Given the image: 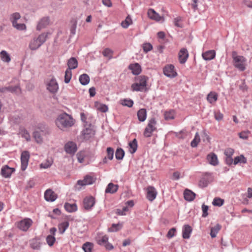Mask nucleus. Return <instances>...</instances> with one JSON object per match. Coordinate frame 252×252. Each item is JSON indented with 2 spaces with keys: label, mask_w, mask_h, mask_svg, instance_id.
Returning <instances> with one entry per match:
<instances>
[{
  "label": "nucleus",
  "mask_w": 252,
  "mask_h": 252,
  "mask_svg": "<svg viewBox=\"0 0 252 252\" xmlns=\"http://www.w3.org/2000/svg\"><path fill=\"white\" fill-rule=\"evenodd\" d=\"M53 164V160L50 159H47L45 162L41 163L40 164V167L41 168L46 169L50 167Z\"/></svg>",
  "instance_id": "864d4df0"
},
{
  "label": "nucleus",
  "mask_w": 252,
  "mask_h": 252,
  "mask_svg": "<svg viewBox=\"0 0 252 252\" xmlns=\"http://www.w3.org/2000/svg\"><path fill=\"white\" fill-rule=\"evenodd\" d=\"M21 18V15L18 12H15L13 13L10 17V20L12 24H13L14 22L16 23L17 21Z\"/></svg>",
  "instance_id": "bf43d9fd"
},
{
  "label": "nucleus",
  "mask_w": 252,
  "mask_h": 252,
  "mask_svg": "<svg viewBox=\"0 0 252 252\" xmlns=\"http://www.w3.org/2000/svg\"><path fill=\"white\" fill-rule=\"evenodd\" d=\"M113 51L109 48H105L102 52V54L104 57L108 58L109 59L112 57Z\"/></svg>",
  "instance_id": "052dcab7"
},
{
  "label": "nucleus",
  "mask_w": 252,
  "mask_h": 252,
  "mask_svg": "<svg viewBox=\"0 0 252 252\" xmlns=\"http://www.w3.org/2000/svg\"><path fill=\"white\" fill-rule=\"evenodd\" d=\"M120 104L123 106H127L128 107H132L133 105V101L131 99H121Z\"/></svg>",
  "instance_id": "37998d69"
},
{
  "label": "nucleus",
  "mask_w": 252,
  "mask_h": 252,
  "mask_svg": "<svg viewBox=\"0 0 252 252\" xmlns=\"http://www.w3.org/2000/svg\"><path fill=\"white\" fill-rule=\"evenodd\" d=\"M77 150V147L76 143L72 141H69L64 145V150L67 154L74 155Z\"/></svg>",
  "instance_id": "f8f14e48"
},
{
  "label": "nucleus",
  "mask_w": 252,
  "mask_h": 252,
  "mask_svg": "<svg viewBox=\"0 0 252 252\" xmlns=\"http://www.w3.org/2000/svg\"><path fill=\"white\" fill-rule=\"evenodd\" d=\"M189 58V53L186 48H182L178 53V59L181 64H184Z\"/></svg>",
  "instance_id": "4468645a"
},
{
  "label": "nucleus",
  "mask_w": 252,
  "mask_h": 252,
  "mask_svg": "<svg viewBox=\"0 0 252 252\" xmlns=\"http://www.w3.org/2000/svg\"><path fill=\"white\" fill-rule=\"evenodd\" d=\"M192 231V229L190 225L189 224L184 225L182 230L183 238L185 239H189Z\"/></svg>",
  "instance_id": "aec40b11"
},
{
  "label": "nucleus",
  "mask_w": 252,
  "mask_h": 252,
  "mask_svg": "<svg viewBox=\"0 0 252 252\" xmlns=\"http://www.w3.org/2000/svg\"><path fill=\"white\" fill-rule=\"evenodd\" d=\"M57 126L62 130L70 127L73 126L74 122L72 117L66 113L59 115L55 120Z\"/></svg>",
  "instance_id": "f257e3e1"
},
{
  "label": "nucleus",
  "mask_w": 252,
  "mask_h": 252,
  "mask_svg": "<svg viewBox=\"0 0 252 252\" xmlns=\"http://www.w3.org/2000/svg\"><path fill=\"white\" fill-rule=\"evenodd\" d=\"M46 85L47 89L52 94L57 93L59 89L58 84L54 78H52Z\"/></svg>",
  "instance_id": "9b49d317"
},
{
  "label": "nucleus",
  "mask_w": 252,
  "mask_h": 252,
  "mask_svg": "<svg viewBox=\"0 0 252 252\" xmlns=\"http://www.w3.org/2000/svg\"><path fill=\"white\" fill-rule=\"evenodd\" d=\"M142 48L144 52L147 53L152 50L153 46L150 43H145L143 44Z\"/></svg>",
  "instance_id": "680f3d73"
},
{
  "label": "nucleus",
  "mask_w": 252,
  "mask_h": 252,
  "mask_svg": "<svg viewBox=\"0 0 252 252\" xmlns=\"http://www.w3.org/2000/svg\"><path fill=\"white\" fill-rule=\"evenodd\" d=\"M129 69L131 70L134 75H138L141 72V66L138 63L130 64L128 66Z\"/></svg>",
  "instance_id": "b1692460"
},
{
  "label": "nucleus",
  "mask_w": 252,
  "mask_h": 252,
  "mask_svg": "<svg viewBox=\"0 0 252 252\" xmlns=\"http://www.w3.org/2000/svg\"><path fill=\"white\" fill-rule=\"evenodd\" d=\"M118 189V186L117 185H114V184L110 183H109L106 189L105 193H114Z\"/></svg>",
  "instance_id": "2f4dec72"
},
{
  "label": "nucleus",
  "mask_w": 252,
  "mask_h": 252,
  "mask_svg": "<svg viewBox=\"0 0 252 252\" xmlns=\"http://www.w3.org/2000/svg\"><path fill=\"white\" fill-rule=\"evenodd\" d=\"M148 15L150 19H154L157 21H159L160 20V16L152 9L148 10Z\"/></svg>",
  "instance_id": "c9c22d12"
},
{
  "label": "nucleus",
  "mask_w": 252,
  "mask_h": 252,
  "mask_svg": "<svg viewBox=\"0 0 252 252\" xmlns=\"http://www.w3.org/2000/svg\"><path fill=\"white\" fill-rule=\"evenodd\" d=\"M218 98V94L215 92H211L207 96L208 101L211 104L215 103L217 100Z\"/></svg>",
  "instance_id": "7c9ffc66"
},
{
  "label": "nucleus",
  "mask_w": 252,
  "mask_h": 252,
  "mask_svg": "<svg viewBox=\"0 0 252 252\" xmlns=\"http://www.w3.org/2000/svg\"><path fill=\"white\" fill-rule=\"evenodd\" d=\"M129 151L131 154H134L136 152L137 149V141L135 138L128 143Z\"/></svg>",
  "instance_id": "473e14b6"
},
{
  "label": "nucleus",
  "mask_w": 252,
  "mask_h": 252,
  "mask_svg": "<svg viewBox=\"0 0 252 252\" xmlns=\"http://www.w3.org/2000/svg\"><path fill=\"white\" fill-rule=\"evenodd\" d=\"M184 195L185 200L188 201H191L195 198L196 194L190 190L186 189L184 191Z\"/></svg>",
  "instance_id": "a878e982"
},
{
  "label": "nucleus",
  "mask_w": 252,
  "mask_h": 252,
  "mask_svg": "<svg viewBox=\"0 0 252 252\" xmlns=\"http://www.w3.org/2000/svg\"><path fill=\"white\" fill-rule=\"evenodd\" d=\"M224 202V201L223 199L215 197L213 201L212 204L215 206L220 207L223 204Z\"/></svg>",
  "instance_id": "3c124183"
},
{
  "label": "nucleus",
  "mask_w": 252,
  "mask_h": 252,
  "mask_svg": "<svg viewBox=\"0 0 252 252\" xmlns=\"http://www.w3.org/2000/svg\"><path fill=\"white\" fill-rule=\"evenodd\" d=\"M207 159L208 162L212 165L216 166L219 163L217 156L213 153H210L207 155Z\"/></svg>",
  "instance_id": "4be33fe9"
},
{
  "label": "nucleus",
  "mask_w": 252,
  "mask_h": 252,
  "mask_svg": "<svg viewBox=\"0 0 252 252\" xmlns=\"http://www.w3.org/2000/svg\"><path fill=\"white\" fill-rule=\"evenodd\" d=\"M31 247L34 250H39L41 247L40 242L37 239H33L31 243Z\"/></svg>",
  "instance_id": "09e8293b"
},
{
  "label": "nucleus",
  "mask_w": 252,
  "mask_h": 252,
  "mask_svg": "<svg viewBox=\"0 0 252 252\" xmlns=\"http://www.w3.org/2000/svg\"><path fill=\"white\" fill-rule=\"evenodd\" d=\"M107 156L103 159V163H107V159L112 160L114 157V150L111 147H108L106 149Z\"/></svg>",
  "instance_id": "393cba45"
},
{
  "label": "nucleus",
  "mask_w": 252,
  "mask_h": 252,
  "mask_svg": "<svg viewBox=\"0 0 252 252\" xmlns=\"http://www.w3.org/2000/svg\"><path fill=\"white\" fill-rule=\"evenodd\" d=\"M68 68L71 69H75L78 66V61L74 57H71L67 62Z\"/></svg>",
  "instance_id": "c756f323"
},
{
  "label": "nucleus",
  "mask_w": 252,
  "mask_h": 252,
  "mask_svg": "<svg viewBox=\"0 0 252 252\" xmlns=\"http://www.w3.org/2000/svg\"><path fill=\"white\" fill-rule=\"evenodd\" d=\"M250 133V131L249 130L243 131L239 133V137L243 139H247L249 137V135Z\"/></svg>",
  "instance_id": "69168bd1"
},
{
  "label": "nucleus",
  "mask_w": 252,
  "mask_h": 252,
  "mask_svg": "<svg viewBox=\"0 0 252 252\" xmlns=\"http://www.w3.org/2000/svg\"><path fill=\"white\" fill-rule=\"evenodd\" d=\"M164 119L166 120H170L174 119L175 117V111L173 110H170L168 111H166L164 114Z\"/></svg>",
  "instance_id": "a18cd8bd"
},
{
  "label": "nucleus",
  "mask_w": 252,
  "mask_h": 252,
  "mask_svg": "<svg viewBox=\"0 0 252 252\" xmlns=\"http://www.w3.org/2000/svg\"><path fill=\"white\" fill-rule=\"evenodd\" d=\"M156 125L157 121L155 118H152L149 120L143 133L145 137H150L152 136L153 132L157 130Z\"/></svg>",
  "instance_id": "20e7f679"
},
{
  "label": "nucleus",
  "mask_w": 252,
  "mask_h": 252,
  "mask_svg": "<svg viewBox=\"0 0 252 252\" xmlns=\"http://www.w3.org/2000/svg\"><path fill=\"white\" fill-rule=\"evenodd\" d=\"M69 226V222L68 221H65L58 224L59 232L60 234H63Z\"/></svg>",
  "instance_id": "f704fd0d"
},
{
  "label": "nucleus",
  "mask_w": 252,
  "mask_h": 252,
  "mask_svg": "<svg viewBox=\"0 0 252 252\" xmlns=\"http://www.w3.org/2000/svg\"><path fill=\"white\" fill-rule=\"evenodd\" d=\"M12 26L15 29L19 31H23L26 29V26L25 24L23 23L18 24L17 22L15 23L14 22Z\"/></svg>",
  "instance_id": "13d9d810"
},
{
  "label": "nucleus",
  "mask_w": 252,
  "mask_h": 252,
  "mask_svg": "<svg viewBox=\"0 0 252 252\" xmlns=\"http://www.w3.org/2000/svg\"><path fill=\"white\" fill-rule=\"evenodd\" d=\"M247 162V158L244 155H241L240 156H237L234 158L233 164L234 165H236L238 163H246Z\"/></svg>",
  "instance_id": "4c0bfd02"
},
{
  "label": "nucleus",
  "mask_w": 252,
  "mask_h": 252,
  "mask_svg": "<svg viewBox=\"0 0 252 252\" xmlns=\"http://www.w3.org/2000/svg\"><path fill=\"white\" fill-rule=\"evenodd\" d=\"M137 116L138 120L143 122L145 121L147 118V111L145 108L139 109L137 113Z\"/></svg>",
  "instance_id": "bb28decb"
},
{
  "label": "nucleus",
  "mask_w": 252,
  "mask_h": 252,
  "mask_svg": "<svg viewBox=\"0 0 252 252\" xmlns=\"http://www.w3.org/2000/svg\"><path fill=\"white\" fill-rule=\"evenodd\" d=\"M72 77V72L70 69H66L64 75V82L65 83H68Z\"/></svg>",
  "instance_id": "603ef678"
},
{
  "label": "nucleus",
  "mask_w": 252,
  "mask_h": 252,
  "mask_svg": "<svg viewBox=\"0 0 252 252\" xmlns=\"http://www.w3.org/2000/svg\"><path fill=\"white\" fill-rule=\"evenodd\" d=\"M202 210L203 212L202 216L204 218L206 217L208 215V206L203 204L202 205Z\"/></svg>",
  "instance_id": "338daca9"
},
{
  "label": "nucleus",
  "mask_w": 252,
  "mask_h": 252,
  "mask_svg": "<svg viewBox=\"0 0 252 252\" xmlns=\"http://www.w3.org/2000/svg\"><path fill=\"white\" fill-rule=\"evenodd\" d=\"M57 194L51 189H48L44 192V198L47 201L53 202L57 199Z\"/></svg>",
  "instance_id": "f3484780"
},
{
  "label": "nucleus",
  "mask_w": 252,
  "mask_h": 252,
  "mask_svg": "<svg viewBox=\"0 0 252 252\" xmlns=\"http://www.w3.org/2000/svg\"><path fill=\"white\" fill-rule=\"evenodd\" d=\"M200 141V136L198 132L195 133V136L193 139L190 143V145L192 147H196Z\"/></svg>",
  "instance_id": "49530a36"
},
{
  "label": "nucleus",
  "mask_w": 252,
  "mask_h": 252,
  "mask_svg": "<svg viewBox=\"0 0 252 252\" xmlns=\"http://www.w3.org/2000/svg\"><path fill=\"white\" fill-rule=\"evenodd\" d=\"M132 23V20L130 18V17L129 16H127L126 19L122 21V23H121V26L124 28H127L128 27L131 25Z\"/></svg>",
  "instance_id": "8fccbe9b"
},
{
  "label": "nucleus",
  "mask_w": 252,
  "mask_h": 252,
  "mask_svg": "<svg viewBox=\"0 0 252 252\" xmlns=\"http://www.w3.org/2000/svg\"><path fill=\"white\" fill-rule=\"evenodd\" d=\"M77 19L76 18H72L70 21L69 29L71 35H74L76 33Z\"/></svg>",
  "instance_id": "cd10ccee"
},
{
  "label": "nucleus",
  "mask_w": 252,
  "mask_h": 252,
  "mask_svg": "<svg viewBox=\"0 0 252 252\" xmlns=\"http://www.w3.org/2000/svg\"><path fill=\"white\" fill-rule=\"evenodd\" d=\"M95 203V198L92 196L85 197L83 201L84 209L86 211H90L92 209Z\"/></svg>",
  "instance_id": "423d86ee"
},
{
  "label": "nucleus",
  "mask_w": 252,
  "mask_h": 252,
  "mask_svg": "<svg viewBox=\"0 0 252 252\" xmlns=\"http://www.w3.org/2000/svg\"><path fill=\"white\" fill-rule=\"evenodd\" d=\"M19 134L21 135L22 138H25L27 141H30L31 139L29 132L24 127L20 128Z\"/></svg>",
  "instance_id": "72a5a7b5"
},
{
  "label": "nucleus",
  "mask_w": 252,
  "mask_h": 252,
  "mask_svg": "<svg viewBox=\"0 0 252 252\" xmlns=\"http://www.w3.org/2000/svg\"><path fill=\"white\" fill-rule=\"evenodd\" d=\"M50 24V18L48 16L42 18L38 22L36 26V30L40 31L46 28Z\"/></svg>",
  "instance_id": "dca6fc26"
},
{
  "label": "nucleus",
  "mask_w": 252,
  "mask_h": 252,
  "mask_svg": "<svg viewBox=\"0 0 252 252\" xmlns=\"http://www.w3.org/2000/svg\"><path fill=\"white\" fill-rule=\"evenodd\" d=\"M147 198L150 201H153L156 197L157 192L155 188L152 186H149L147 189Z\"/></svg>",
  "instance_id": "a211bd4d"
},
{
  "label": "nucleus",
  "mask_w": 252,
  "mask_h": 252,
  "mask_svg": "<svg viewBox=\"0 0 252 252\" xmlns=\"http://www.w3.org/2000/svg\"><path fill=\"white\" fill-rule=\"evenodd\" d=\"M77 158L78 161L80 163H83L84 161V158L85 157V153L84 152H80L77 153Z\"/></svg>",
  "instance_id": "0e129e2a"
},
{
  "label": "nucleus",
  "mask_w": 252,
  "mask_h": 252,
  "mask_svg": "<svg viewBox=\"0 0 252 252\" xmlns=\"http://www.w3.org/2000/svg\"><path fill=\"white\" fill-rule=\"evenodd\" d=\"M202 58L206 61H210L214 59L216 56V52L214 50H209L202 53Z\"/></svg>",
  "instance_id": "5701e85b"
},
{
  "label": "nucleus",
  "mask_w": 252,
  "mask_h": 252,
  "mask_svg": "<svg viewBox=\"0 0 252 252\" xmlns=\"http://www.w3.org/2000/svg\"><path fill=\"white\" fill-rule=\"evenodd\" d=\"M95 107L98 110L103 113L106 112L108 110V107L106 105L98 102H95Z\"/></svg>",
  "instance_id": "58836bf2"
},
{
  "label": "nucleus",
  "mask_w": 252,
  "mask_h": 252,
  "mask_svg": "<svg viewBox=\"0 0 252 252\" xmlns=\"http://www.w3.org/2000/svg\"><path fill=\"white\" fill-rule=\"evenodd\" d=\"M163 71L165 76L170 78H174L177 75L174 66L172 64L165 65L163 69Z\"/></svg>",
  "instance_id": "9d476101"
},
{
  "label": "nucleus",
  "mask_w": 252,
  "mask_h": 252,
  "mask_svg": "<svg viewBox=\"0 0 252 252\" xmlns=\"http://www.w3.org/2000/svg\"><path fill=\"white\" fill-rule=\"evenodd\" d=\"M79 80L83 85H87L90 82V77L87 74H83L79 76Z\"/></svg>",
  "instance_id": "e433bc0d"
},
{
  "label": "nucleus",
  "mask_w": 252,
  "mask_h": 252,
  "mask_svg": "<svg viewBox=\"0 0 252 252\" xmlns=\"http://www.w3.org/2000/svg\"><path fill=\"white\" fill-rule=\"evenodd\" d=\"M94 182V180L93 177L87 175L84 177L82 180H78L77 184L81 186H86L88 185H91Z\"/></svg>",
  "instance_id": "6ab92c4d"
},
{
  "label": "nucleus",
  "mask_w": 252,
  "mask_h": 252,
  "mask_svg": "<svg viewBox=\"0 0 252 252\" xmlns=\"http://www.w3.org/2000/svg\"><path fill=\"white\" fill-rule=\"evenodd\" d=\"M47 33L43 32L36 37H34L30 42L29 47L31 50L38 49L46 40Z\"/></svg>",
  "instance_id": "7ed1b4c3"
},
{
  "label": "nucleus",
  "mask_w": 252,
  "mask_h": 252,
  "mask_svg": "<svg viewBox=\"0 0 252 252\" xmlns=\"http://www.w3.org/2000/svg\"><path fill=\"white\" fill-rule=\"evenodd\" d=\"M64 207L65 210L69 213L74 212L77 210V206L76 203H65Z\"/></svg>",
  "instance_id": "c85d7f7f"
},
{
  "label": "nucleus",
  "mask_w": 252,
  "mask_h": 252,
  "mask_svg": "<svg viewBox=\"0 0 252 252\" xmlns=\"http://www.w3.org/2000/svg\"><path fill=\"white\" fill-rule=\"evenodd\" d=\"M208 185V181L205 178H202L199 182V186L201 188H204Z\"/></svg>",
  "instance_id": "774afa93"
},
{
  "label": "nucleus",
  "mask_w": 252,
  "mask_h": 252,
  "mask_svg": "<svg viewBox=\"0 0 252 252\" xmlns=\"http://www.w3.org/2000/svg\"><path fill=\"white\" fill-rule=\"evenodd\" d=\"M221 229V225L219 224H216L214 227L211 228L210 235L212 238L216 237L217 233Z\"/></svg>",
  "instance_id": "a19ab883"
},
{
  "label": "nucleus",
  "mask_w": 252,
  "mask_h": 252,
  "mask_svg": "<svg viewBox=\"0 0 252 252\" xmlns=\"http://www.w3.org/2000/svg\"><path fill=\"white\" fill-rule=\"evenodd\" d=\"M148 78L144 75L138 76L136 79V82L132 84L131 88L132 91L147 92Z\"/></svg>",
  "instance_id": "f03ea898"
},
{
  "label": "nucleus",
  "mask_w": 252,
  "mask_h": 252,
  "mask_svg": "<svg viewBox=\"0 0 252 252\" xmlns=\"http://www.w3.org/2000/svg\"><path fill=\"white\" fill-rule=\"evenodd\" d=\"M108 241V237L105 235L103 236L101 238H99L97 239V244L99 245L104 246Z\"/></svg>",
  "instance_id": "5fc2aeb1"
},
{
  "label": "nucleus",
  "mask_w": 252,
  "mask_h": 252,
  "mask_svg": "<svg viewBox=\"0 0 252 252\" xmlns=\"http://www.w3.org/2000/svg\"><path fill=\"white\" fill-rule=\"evenodd\" d=\"M9 121L14 124L21 123L24 119L22 114H14L9 117Z\"/></svg>",
  "instance_id": "412c9836"
},
{
  "label": "nucleus",
  "mask_w": 252,
  "mask_h": 252,
  "mask_svg": "<svg viewBox=\"0 0 252 252\" xmlns=\"http://www.w3.org/2000/svg\"><path fill=\"white\" fill-rule=\"evenodd\" d=\"M30 157V153L28 151H24L22 152L21 155V169L22 171H25L29 163Z\"/></svg>",
  "instance_id": "1a4fd4ad"
},
{
  "label": "nucleus",
  "mask_w": 252,
  "mask_h": 252,
  "mask_svg": "<svg viewBox=\"0 0 252 252\" xmlns=\"http://www.w3.org/2000/svg\"><path fill=\"white\" fill-rule=\"evenodd\" d=\"M49 134L48 129L36 130L33 133V136L37 143H42L43 141V136H46Z\"/></svg>",
  "instance_id": "0eeeda50"
},
{
  "label": "nucleus",
  "mask_w": 252,
  "mask_h": 252,
  "mask_svg": "<svg viewBox=\"0 0 252 252\" xmlns=\"http://www.w3.org/2000/svg\"><path fill=\"white\" fill-rule=\"evenodd\" d=\"M125 155L124 151L121 148L116 150L115 157L117 159L121 160L123 158Z\"/></svg>",
  "instance_id": "de8ad7c7"
},
{
  "label": "nucleus",
  "mask_w": 252,
  "mask_h": 252,
  "mask_svg": "<svg viewBox=\"0 0 252 252\" xmlns=\"http://www.w3.org/2000/svg\"><path fill=\"white\" fill-rule=\"evenodd\" d=\"M91 125H89V127H86V128L82 131L83 139L85 140H89L94 135V131L91 127Z\"/></svg>",
  "instance_id": "2eb2a0df"
},
{
  "label": "nucleus",
  "mask_w": 252,
  "mask_h": 252,
  "mask_svg": "<svg viewBox=\"0 0 252 252\" xmlns=\"http://www.w3.org/2000/svg\"><path fill=\"white\" fill-rule=\"evenodd\" d=\"M15 171V168L9 167L8 165H4L1 169L0 174L5 178H10L12 174Z\"/></svg>",
  "instance_id": "ddd939ff"
},
{
  "label": "nucleus",
  "mask_w": 252,
  "mask_h": 252,
  "mask_svg": "<svg viewBox=\"0 0 252 252\" xmlns=\"http://www.w3.org/2000/svg\"><path fill=\"white\" fill-rule=\"evenodd\" d=\"M246 59L243 56H240L233 61L234 66L241 71L246 69Z\"/></svg>",
  "instance_id": "6e6552de"
},
{
  "label": "nucleus",
  "mask_w": 252,
  "mask_h": 252,
  "mask_svg": "<svg viewBox=\"0 0 252 252\" xmlns=\"http://www.w3.org/2000/svg\"><path fill=\"white\" fill-rule=\"evenodd\" d=\"M83 249L85 251V252H93L92 249L93 246L91 243L86 242L85 243L82 247Z\"/></svg>",
  "instance_id": "6e6d98bb"
},
{
  "label": "nucleus",
  "mask_w": 252,
  "mask_h": 252,
  "mask_svg": "<svg viewBox=\"0 0 252 252\" xmlns=\"http://www.w3.org/2000/svg\"><path fill=\"white\" fill-rule=\"evenodd\" d=\"M234 153V150L231 148H226L224 152L225 157L232 158V156Z\"/></svg>",
  "instance_id": "e2e57ef3"
},
{
  "label": "nucleus",
  "mask_w": 252,
  "mask_h": 252,
  "mask_svg": "<svg viewBox=\"0 0 252 252\" xmlns=\"http://www.w3.org/2000/svg\"><path fill=\"white\" fill-rule=\"evenodd\" d=\"M33 221L30 218H25L17 222V227L20 230L27 231L32 224Z\"/></svg>",
  "instance_id": "39448f33"
},
{
  "label": "nucleus",
  "mask_w": 252,
  "mask_h": 252,
  "mask_svg": "<svg viewBox=\"0 0 252 252\" xmlns=\"http://www.w3.org/2000/svg\"><path fill=\"white\" fill-rule=\"evenodd\" d=\"M1 60L6 63H9L11 61L9 55L4 50H2L0 53Z\"/></svg>",
  "instance_id": "ea45409f"
},
{
  "label": "nucleus",
  "mask_w": 252,
  "mask_h": 252,
  "mask_svg": "<svg viewBox=\"0 0 252 252\" xmlns=\"http://www.w3.org/2000/svg\"><path fill=\"white\" fill-rule=\"evenodd\" d=\"M46 242L48 244V245L50 247H51L55 243V241H56V238H55V236H54L53 235H49L47 236V237L46 238Z\"/></svg>",
  "instance_id": "4d7b16f0"
},
{
  "label": "nucleus",
  "mask_w": 252,
  "mask_h": 252,
  "mask_svg": "<svg viewBox=\"0 0 252 252\" xmlns=\"http://www.w3.org/2000/svg\"><path fill=\"white\" fill-rule=\"evenodd\" d=\"M123 227L122 223H113L112 224L111 227L109 228L108 230L109 232H117L122 229Z\"/></svg>",
  "instance_id": "c03bdc74"
},
{
  "label": "nucleus",
  "mask_w": 252,
  "mask_h": 252,
  "mask_svg": "<svg viewBox=\"0 0 252 252\" xmlns=\"http://www.w3.org/2000/svg\"><path fill=\"white\" fill-rule=\"evenodd\" d=\"M21 88L19 85L15 86H8L7 92H9L11 93L19 94L21 93Z\"/></svg>",
  "instance_id": "79ce46f5"
}]
</instances>
